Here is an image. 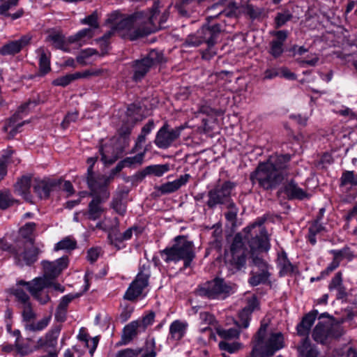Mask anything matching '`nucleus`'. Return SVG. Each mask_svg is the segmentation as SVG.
I'll return each instance as SVG.
<instances>
[{
	"label": "nucleus",
	"mask_w": 357,
	"mask_h": 357,
	"mask_svg": "<svg viewBox=\"0 0 357 357\" xmlns=\"http://www.w3.org/2000/svg\"><path fill=\"white\" fill-rule=\"evenodd\" d=\"M245 234L244 238L241 233L235 234L229 247L230 256L227 261L237 271L245 267L248 254L267 252L271 249L270 240L265 228L261 230L260 235L252 236L251 232Z\"/></svg>",
	"instance_id": "nucleus-1"
},
{
	"label": "nucleus",
	"mask_w": 357,
	"mask_h": 357,
	"mask_svg": "<svg viewBox=\"0 0 357 357\" xmlns=\"http://www.w3.org/2000/svg\"><path fill=\"white\" fill-rule=\"evenodd\" d=\"M106 23L114 24L117 32L122 37H128L131 40L149 35L155 30V28L146 25V18L142 12L135 13L126 17L118 12H114L108 16Z\"/></svg>",
	"instance_id": "nucleus-2"
},
{
	"label": "nucleus",
	"mask_w": 357,
	"mask_h": 357,
	"mask_svg": "<svg viewBox=\"0 0 357 357\" xmlns=\"http://www.w3.org/2000/svg\"><path fill=\"white\" fill-rule=\"evenodd\" d=\"M174 244L159 251V254L166 264L174 262L176 264L183 261L181 271L190 268L196 257L195 245L192 241L188 240V236L178 235L174 238Z\"/></svg>",
	"instance_id": "nucleus-3"
},
{
	"label": "nucleus",
	"mask_w": 357,
	"mask_h": 357,
	"mask_svg": "<svg viewBox=\"0 0 357 357\" xmlns=\"http://www.w3.org/2000/svg\"><path fill=\"white\" fill-rule=\"evenodd\" d=\"M134 126L135 123L123 122L117 130L118 137L116 143L113 145L106 144L100 146L99 153L101 160L105 165L114 163L122 156L129 144L130 135Z\"/></svg>",
	"instance_id": "nucleus-4"
},
{
	"label": "nucleus",
	"mask_w": 357,
	"mask_h": 357,
	"mask_svg": "<svg viewBox=\"0 0 357 357\" xmlns=\"http://www.w3.org/2000/svg\"><path fill=\"white\" fill-rule=\"evenodd\" d=\"M249 178L253 185L257 184L259 188L266 192L275 190L284 181L280 174L275 172L262 162L258 163Z\"/></svg>",
	"instance_id": "nucleus-5"
},
{
	"label": "nucleus",
	"mask_w": 357,
	"mask_h": 357,
	"mask_svg": "<svg viewBox=\"0 0 357 357\" xmlns=\"http://www.w3.org/2000/svg\"><path fill=\"white\" fill-rule=\"evenodd\" d=\"M197 294L210 300L218 299L222 296L226 298L233 293V287L225 279L215 277L214 279L207 281L199 285L197 289Z\"/></svg>",
	"instance_id": "nucleus-6"
},
{
	"label": "nucleus",
	"mask_w": 357,
	"mask_h": 357,
	"mask_svg": "<svg viewBox=\"0 0 357 357\" xmlns=\"http://www.w3.org/2000/svg\"><path fill=\"white\" fill-rule=\"evenodd\" d=\"M236 183L225 181L221 185H215L207 192L208 201L206 204L210 209H214L218 205H225L230 199L232 190L236 188Z\"/></svg>",
	"instance_id": "nucleus-7"
},
{
	"label": "nucleus",
	"mask_w": 357,
	"mask_h": 357,
	"mask_svg": "<svg viewBox=\"0 0 357 357\" xmlns=\"http://www.w3.org/2000/svg\"><path fill=\"white\" fill-rule=\"evenodd\" d=\"M184 129L183 125L172 128L168 122L165 121L157 132L153 142L158 148L167 149L180 137Z\"/></svg>",
	"instance_id": "nucleus-8"
},
{
	"label": "nucleus",
	"mask_w": 357,
	"mask_h": 357,
	"mask_svg": "<svg viewBox=\"0 0 357 357\" xmlns=\"http://www.w3.org/2000/svg\"><path fill=\"white\" fill-rule=\"evenodd\" d=\"M150 273H144L142 268H139L135 279L130 284L123 295V299L135 301L138 298H144L146 294H143L144 289L149 286Z\"/></svg>",
	"instance_id": "nucleus-9"
},
{
	"label": "nucleus",
	"mask_w": 357,
	"mask_h": 357,
	"mask_svg": "<svg viewBox=\"0 0 357 357\" xmlns=\"http://www.w3.org/2000/svg\"><path fill=\"white\" fill-rule=\"evenodd\" d=\"M291 158V154L275 153L269 155L268 158L262 162L275 172L280 174L285 180L289 174Z\"/></svg>",
	"instance_id": "nucleus-10"
},
{
	"label": "nucleus",
	"mask_w": 357,
	"mask_h": 357,
	"mask_svg": "<svg viewBox=\"0 0 357 357\" xmlns=\"http://www.w3.org/2000/svg\"><path fill=\"white\" fill-rule=\"evenodd\" d=\"M339 187L344 193L343 200L345 202H351L357 196V178L354 171L344 170L340 178Z\"/></svg>",
	"instance_id": "nucleus-11"
},
{
	"label": "nucleus",
	"mask_w": 357,
	"mask_h": 357,
	"mask_svg": "<svg viewBox=\"0 0 357 357\" xmlns=\"http://www.w3.org/2000/svg\"><path fill=\"white\" fill-rule=\"evenodd\" d=\"M61 183V178L35 180L33 191L40 199L47 200L52 192L60 190Z\"/></svg>",
	"instance_id": "nucleus-12"
},
{
	"label": "nucleus",
	"mask_w": 357,
	"mask_h": 357,
	"mask_svg": "<svg viewBox=\"0 0 357 357\" xmlns=\"http://www.w3.org/2000/svg\"><path fill=\"white\" fill-rule=\"evenodd\" d=\"M285 347L284 336L281 332L271 333L260 345L261 351L266 357H273L277 351Z\"/></svg>",
	"instance_id": "nucleus-13"
},
{
	"label": "nucleus",
	"mask_w": 357,
	"mask_h": 357,
	"mask_svg": "<svg viewBox=\"0 0 357 357\" xmlns=\"http://www.w3.org/2000/svg\"><path fill=\"white\" fill-rule=\"evenodd\" d=\"M110 181L105 175L96 176L95 174L86 175V183L91 191V195H100L102 197L107 199L109 197L108 185Z\"/></svg>",
	"instance_id": "nucleus-14"
},
{
	"label": "nucleus",
	"mask_w": 357,
	"mask_h": 357,
	"mask_svg": "<svg viewBox=\"0 0 357 357\" xmlns=\"http://www.w3.org/2000/svg\"><path fill=\"white\" fill-rule=\"evenodd\" d=\"M103 73L102 68H89L84 72H75L60 76L52 82L53 86L66 87L78 79H86L92 76H99Z\"/></svg>",
	"instance_id": "nucleus-15"
},
{
	"label": "nucleus",
	"mask_w": 357,
	"mask_h": 357,
	"mask_svg": "<svg viewBox=\"0 0 357 357\" xmlns=\"http://www.w3.org/2000/svg\"><path fill=\"white\" fill-rule=\"evenodd\" d=\"M68 263V256H63L54 261H43V276L48 280H55L64 269L67 268Z\"/></svg>",
	"instance_id": "nucleus-16"
},
{
	"label": "nucleus",
	"mask_w": 357,
	"mask_h": 357,
	"mask_svg": "<svg viewBox=\"0 0 357 357\" xmlns=\"http://www.w3.org/2000/svg\"><path fill=\"white\" fill-rule=\"evenodd\" d=\"M11 294L15 297L17 302L22 305V316L23 321L29 322L36 318V313L33 310L29 296L21 288L12 289Z\"/></svg>",
	"instance_id": "nucleus-17"
},
{
	"label": "nucleus",
	"mask_w": 357,
	"mask_h": 357,
	"mask_svg": "<svg viewBox=\"0 0 357 357\" xmlns=\"http://www.w3.org/2000/svg\"><path fill=\"white\" fill-rule=\"evenodd\" d=\"M280 192L284 193L288 200H303L308 197L307 192L300 188L294 178L285 182Z\"/></svg>",
	"instance_id": "nucleus-18"
},
{
	"label": "nucleus",
	"mask_w": 357,
	"mask_h": 357,
	"mask_svg": "<svg viewBox=\"0 0 357 357\" xmlns=\"http://www.w3.org/2000/svg\"><path fill=\"white\" fill-rule=\"evenodd\" d=\"M267 324H261L260 327L252 338V349L245 357H266L261 351L260 345L263 344L267 334Z\"/></svg>",
	"instance_id": "nucleus-19"
},
{
	"label": "nucleus",
	"mask_w": 357,
	"mask_h": 357,
	"mask_svg": "<svg viewBox=\"0 0 357 357\" xmlns=\"http://www.w3.org/2000/svg\"><path fill=\"white\" fill-rule=\"evenodd\" d=\"M167 59L162 52L151 50L146 56L134 61L133 67H151L162 66L167 63Z\"/></svg>",
	"instance_id": "nucleus-20"
},
{
	"label": "nucleus",
	"mask_w": 357,
	"mask_h": 357,
	"mask_svg": "<svg viewBox=\"0 0 357 357\" xmlns=\"http://www.w3.org/2000/svg\"><path fill=\"white\" fill-rule=\"evenodd\" d=\"M32 36L26 34L22 36L17 40H12L5 44L0 48V54L10 55L15 54L21 51L24 47L30 44Z\"/></svg>",
	"instance_id": "nucleus-21"
},
{
	"label": "nucleus",
	"mask_w": 357,
	"mask_h": 357,
	"mask_svg": "<svg viewBox=\"0 0 357 357\" xmlns=\"http://www.w3.org/2000/svg\"><path fill=\"white\" fill-rule=\"evenodd\" d=\"M18 248L20 250V252H19L20 264L15 263L16 265L20 266H22L24 264L31 266L38 260L39 254V249L38 248L32 247L26 249L25 248V243L23 241H20Z\"/></svg>",
	"instance_id": "nucleus-22"
},
{
	"label": "nucleus",
	"mask_w": 357,
	"mask_h": 357,
	"mask_svg": "<svg viewBox=\"0 0 357 357\" xmlns=\"http://www.w3.org/2000/svg\"><path fill=\"white\" fill-rule=\"evenodd\" d=\"M318 314V310L314 309L302 317L301 321L297 324L296 328L298 336L308 337L311 328Z\"/></svg>",
	"instance_id": "nucleus-23"
},
{
	"label": "nucleus",
	"mask_w": 357,
	"mask_h": 357,
	"mask_svg": "<svg viewBox=\"0 0 357 357\" xmlns=\"http://www.w3.org/2000/svg\"><path fill=\"white\" fill-rule=\"evenodd\" d=\"M188 326V324L185 321L179 319L173 321L169 326L167 340L178 343L185 337Z\"/></svg>",
	"instance_id": "nucleus-24"
},
{
	"label": "nucleus",
	"mask_w": 357,
	"mask_h": 357,
	"mask_svg": "<svg viewBox=\"0 0 357 357\" xmlns=\"http://www.w3.org/2000/svg\"><path fill=\"white\" fill-rule=\"evenodd\" d=\"M105 198L102 197L100 195H96L92 200L89 203L88 211L85 213L87 219L90 220H96L99 219L102 213L104 208L101 206V204L104 202Z\"/></svg>",
	"instance_id": "nucleus-25"
},
{
	"label": "nucleus",
	"mask_w": 357,
	"mask_h": 357,
	"mask_svg": "<svg viewBox=\"0 0 357 357\" xmlns=\"http://www.w3.org/2000/svg\"><path fill=\"white\" fill-rule=\"evenodd\" d=\"M222 31H225V29L222 28L220 24H210L207 22V24L204 25L202 28V33L204 34V38L207 45L210 47L213 46L216 43V36Z\"/></svg>",
	"instance_id": "nucleus-26"
},
{
	"label": "nucleus",
	"mask_w": 357,
	"mask_h": 357,
	"mask_svg": "<svg viewBox=\"0 0 357 357\" xmlns=\"http://www.w3.org/2000/svg\"><path fill=\"white\" fill-rule=\"evenodd\" d=\"M159 14L158 10V5L155 4L152 8L151 12V15L147 16L145 15V17L146 18V25L151 28H155V31L164 28V23L167 21L168 18V13L167 11L164 12L162 16L158 20V15Z\"/></svg>",
	"instance_id": "nucleus-27"
},
{
	"label": "nucleus",
	"mask_w": 357,
	"mask_h": 357,
	"mask_svg": "<svg viewBox=\"0 0 357 357\" xmlns=\"http://www.w3.org/2000/svg\"><path fill=\"white\" fill-rule=\"evenodd\" d=\"M271 34L276 37V39L273 40L270 45V53L274 57H278L283 52V44L287 38V31L284 30L273 31Z\"/></svg>",
	"instance_id": "nucleus-28"
},
{
	"label": "nucleus",
	"mask_w": 357,
	"mask_h": 357,
	"mask_svg": "<svg viewBox=\"0 0 357 357\" xmlns=\"http://www.w3.org/2000/svg\"><path fill=\"white\" fill-rule=\"evenodd\" d=\"M142 332L138 326L137 321H131L126 325L122 331L121 341L119 344L126 345L131 342L139 333Z\"/></svg>",
	"instance_id": "nucleus-29"
},
{
	"label": "nucleus",
	"mask_w": 357,
	"mask_h": 357,
	"mask_svg": "<svg viewBox=\"0 0 357 357\" xmlns=\"http://www.w3.org/2000/svg\"><path fill=\"white\" fill-rule=\"evenodd\" d=\"M271 273L269 270L259 271L258 272L251 271L248 278V284L251 287H257L259 284H271L270 278Z\"/></svg>",
	"instance_id": "nucleus-30"
},
{
	"label": "nucleus",
	"mask_w": 357,
	"mask_h": 357,
	"mask_svg": "<svg viewBox=\"0 0 357 357\" xmlns=\"http://www.w3.org/2000/svg\"><path fill=\"white\" fill-rule=\"evenodd\" d=\"M278 266L280 267L279 272L280 276L291 275L298 270L297 266L289 261L287 254L284 250H282L278 255Z\"/></svg>",
	"instance_id": "nucleus-31"
},
{
	"label": "nucleus",
	"mask_w": 357,
	"mask_h": 357,
	"mask_svg": "<svg viewBox=\"0 0 357 357\" xmlns=\"http://www.w3.org/2000/svg\"><path fill=\"white\" fill-rule=\"evenodd\" d=\"M300 357H318L319 352L315 345H312L309 337L302 340L297 347Z\"/></svg>",
	"instance_id": "nucleus-32"
},
{
	"label": "nucleus",
	"mask_w": 357,
	"mask_h": 357,
	"mask_svg": "<svg viewBox=\"0 0 357 357\" xmlns=\"http://www.w3.org/2000/svg\"><path fill=\"white\" fill-rule=\"evenodd\" d=\"M47 36L46 41L50 42L56 49L66 51L65 47V36L62 32L55 29L47 30Z\"/></svg>",
	"instance_id": "nucleus-33"
},
{
	"label": "nucleus",
	"mask_w": 357,
	"mask_h": 357,
	"mask_svg": "<svg viewBox=\"0 0 357 357\" xmlns=\"http://www.w3.org/2000/svg\"><path fill=\"white\" fill-rule=\"evenodd\" d=\"M329 332L326 329V325L322 321H319L313 329L312 337L314 341L326 345L327 344Z\"/></svg>",
	"instance_id": "nucleus-34"
},
{
	"label": "nucleus",
	"mask_w": 357,
	"mask_h": 357,
	"mask_svg": "<svg viewBox=\"0 0 357 357\" xmlns=\"http://www.w3.org/2000/svg\"><path fill=\"white\" fill-rule=\"evenodd\" d=\"M31 186V176L24 175L17 179L14 187L15 190L18 195L24 197L30 195V189Z\"/></svg>",
	"instance_id": "nucleus-35"
},
{
	"label": "nucleus",
	"mask_w": 357,
	"mask_h": 357,
	"mask_svg": "<svg viewBox=\"0 0 357 357\" xmlns=\"http://www.w3.org/2000/svg\"><path fill=\"white\" fill-rule=\"evenodd\" d=\"M50 284L47 278L44 276L37 277L31 281L29 291L32 296H38V293L43 291L45 289L50 288Z\"/></svg>",
	"instance_id": "nucleus-36"
},
{
	"label": "nucleus",
	"mask_w": 357,
	"mask_h": 357,
	"mask_svg": "<svg viewBox=\"0 0 357 357\" xmlns=\"http://www.w3.org/2000/svg\"><path fill=\"white\" fill-rule=\"evenodd\" d=\"M278 70H282L280 72V77H284L289 80H294L297 79V75L290 72L288 68H266L264 73V79H271L279 75Z\"/></svg>",
	"instance_id": "nucleus-37"
},
{
	"label": "nucleus",
	"mask_w": 357,
	"mask_h": 357,
	"mask_svg": "<svg viewBox=\"0 0 357 357\" xmlns=\"http://www.w3.org/2000/svg\"><path fill=\"white\" fill-rule=\"evenodd\" d=\"M20 244V241H17L15 245L10 244L4 238H0V249L2 251H6L9 252L14 258L15 263H20L19 254L20 250L18 248V245Z\"/></svg>",
	"instance_id": "nucleus-38"
},
{
	"label": "nucleus",
	"mask_w": 357,
	"mask_h": 357,
	"mask_svg": "<svg viewBox=\"0 0 357 357\" xmlns=\"http://www.w3.org/2000/svg\"><path fill=\"white\" fill-rule=\"evenodd\" d=\"M326 231V227L321 222L312 221L308 228V234L307 236V241L312 245H314L317 243L316 236L321 232Z\"/></svg>",
	"instance_id": "nucleus-39"
},
{
	"label": "nucleus",
	"mask_w": 357,
	"mask_h": 357,
	"mask_svg": "<svg viewBox=\"0 0 357 357\" xmlns=\"http://www.w3.org/2000/svg\"><path fill=\"white\" fill-rule=\"evenodd\" d=\"M329 254L332 255L335 260H337L340 263L343 259H347L351 261L354 258V254L348 246H344L340 250H331L328 251Z\"/></svg>",
	"instance_id": "nucleus-40"
},
{
	"label": "nucleus",
	"mask_w": 357,
	"mask_h": 357,
	"mask_svg": "<svg viewBox=\"0 0 357 357\" xmlns=\"http://www.w3.org/2000/svg\"><path fill=\"white\" fill-rule=\"evenodd\" d=\"M61 330V326H53L45 335L44 338L47 347L55 349L57 340Z\"/></svg>",
	"instance_id": "nucleus-41"
},
{
	"label": "nucleus",
	"mask_w": 357,
	"mask_h": 357,
	"mask_svg": "<svg viewBox=\"0 0 357 357\" xmlns=\"http://www.w3.org/2000/svg\"><path fill=\"white\" fill-rule=\"evenodd\" d=\"M148 176L153 175L158 177L162 176L164 174L169 171V163L161 165H151L145 167Z\"/></svg>",
	"instance_id": "nucleus-42"
},
{
	"label": "nucleus",
	"mask_w": 357,
	"mask_h": 357,
	"mask_svg": "<svg viewBox=\"0 0 357 357\" xmlns=\"http://www.w3.org/2000/svg\"><path fill=\"white\" fill-rule=\"evenodd\" d=\"M15 200L8 190H0V210H6L13 206Z\"/></svg>",
	"instance_id": "nucleus-43"
},
{
	"label": "nucleus",
	"mask_w": 357,
	"mask_h": 357,
	"mask_svg": "<svg viewBox=\"0 0 357 357\" xmlns=\"http://www.w3.org/2000/svg\"><path fill=\"white\" fill-rule=\"evenodd\" d=\"M216 333L220 338L224 340L223 341L238 338L240 335V331L236 328H230L228 329L217 328Z\"/></svg>",
	"instance_id": "nucleus-44"
},
{
	"label": "nucleus",
	"mask_w": 357,
	"mask_h": 357,
	"mask_svg": "<svg viewBox=\"0 0 357 357\" xmlns=\"http://www.w3.org/2000/svg\"><path fill=\"white\" fill-rule=\"evenodd\" d=\"M146 151L140 152L132 157H126L121 161L125 167H132L135 165H142L144 162Z\"/></svg>",
	"instance_id": "nucleus-45"
},
{
	"label": "nucleus",
	"mask_w": 357,
	"mask_h": 357,
	"mask_svg": "<svg viewBox=\"0 0 357 357\" xmlns=\"http://www.w3.org/2000/svg\"><path fill=\"white\" fill-rule=\"evenodd\" d=\"M155 317V312L153 311H149L148 314L143 316L141 319L135 320L134 321H137L139 329L142 332H144L148 326L153 324Z\"/></svg>",
	"instance_id": "nucleus-46"
},
{
	"label": "nucleus",
	"mask_w": 357,
	"mask_h": 357,
	"mask_svg": "<svg viewBox=\"0 0 357 357\" xmlns=\"http://www.w3.org/2000/svg\"><path fill=\"white\" fill-rule=\"evenodd\" d=\"M218 347L221 351H225L229 354H234L242 348V344L238 342H229L227 341H220L218 344Z\"/></svg>",
	"instance_id": "nucleus-47"
},
{
	"label": "nucleus",
	"mask_w": 357,
	"mask_h": 357,
	"mask_svg": "<svg viewBox=\"0 0 357 357\" xmlns=\"http://www.w3.org/2000/svg\"><path fill=\"white\" fill-rule=\"evenodd\" d=\"M52 319V316L49 315L48 317H45L43 319L37 321V323H31L30 324H27L25 326L26 330L31 331H40L44 330L50 324Z\"/></svg>",
	"instance_id": "nucleus-48"
},
{
	"label": "nucleus",
	"mask_w": 357,
	"mask_h": 357,
	"mask_svg": "<svg viewBox=\"0 0 357 357\" xmlns=\"http://www.w3.org/2000/svg\"><path fill=\"white\" fill-rule=\"evenodd\" d=\"M77 248V241L68 237H66L58 242L54 247L55 250H73Z\"/></svg>",
	"instance_id": "nucleus-49"
},
{
	"label": "nucleus",
	"mask_w": 357,
	"mask_h": 357,
	"mask_svg": "<svg viewBox=\"0 0 357 357\" xmlns=\"http://www.w3.org/2000/svg\"><path fill=\"white\" fill-rule=\"evenodd\" d=\"M292 14L287 10L278 13L275 17V27L278 29L284 25L288 21L291 20Z\"/></svg>",
	"instance_id": "nucleus-50"
},
{
	"label": "nucleus",
	"mask_w": 357,
	"mask_h": 357,
	"mask_svg": "<svg viewBox=\"0 0 357 357\" xmlns=\"http://www.w3.org/2000/svg\"><path fill=\"white\" fill-rule=\"evenodd\" d=\"M40 98L38 97L36 99H29L25 102L22 103L17 110L18 114L28 113L31 109H33L37 105L40 104Z\"/></svg>",
	"instance_id": "nucleus-51"
},
{
	"label": "nucleus",
	"mask_w": 357,
	"mask_h": 357,
	"mask_svg": "<svg viewBox=\"0 0 357 357\" xmlns=\"http://www.w3.org/2000/svg\"><path fill=\"white\" fill-rule=\"evenodd\" d=\"M251 259V265L258 268L259 271L269 270L268 264L261 257H259L257 253L250 254Z\"/></svg>",
	"instance_id": "nucleus-52"
},
{
	"label": "nucleus",
	"mask_w": 357,
	"mask_h": 357,
	"mask_svg": "<svg viewBox=\"0 0 357 357\" xmlns=\"http://www.w3.org/2000/svg\"><path fill=\"white\" fill-rule=\"evenodd\" d=\"M94 35L93 30L92 29H84L78 31L75 35L69 38L68 40L70 43H75L84 38H91Z\"/></svg>",
	"instance_id": "nucleus-53"
},
{
	"label": "nucleus",
	"mask_w": 357,
	"mask_h": 357,
	"mask_svg": "<svg viewBox=\"0 0 357 357\" xmlns=\"http://www.w3.org/2000/svg\"><path fill=\"white\" fill-rule=\"evenodd\" d=\"M335 290H337V300H342L346 303H351L355 305L357 303V299L356 298H352L351 295L347 292L346 288L343 285L340 288L336 289Z\"/></svg>",
	"instance_id": "nucleus-54"
},
{
	"label": "nucleus",
	"mask_w": 357,
	"mask_h": 357,
	"mask_svg": "<svg viewBox=\"0 0 357 357\" xmlns=\"http://www.w3.org/2000/svg\"><path fill=\"white\" fill-rule=\"evenodd\" d=\"M82 295V293H76V294H68L63 297H61L60 302L56 308L59 310H68V307L69 303L75 298L80 297Z\"/></svg>",
	"instance_id": "nucleus-55"
},
{
	"label": "nucleus",
	"mask_w": 357,
	"mask_h": 357,
	"mask_svg": "<svg viewBox=\"0 0 357 357\" xmlns=\"http://www.w3.org/2000/svg\"><path fill=\"white\" fill-rule=\"evenodd\" d=\"M98 17V13L97 10H95L91 15L82 19L81 23L90 26L89 29L93 30L99 27Z\"/></svg>",
	"instance_id": "nucleus-56"
},
{
	"label": "nucleus",
	"mask_w": 357,
	"mask_h": 357,
	"mask_svg": "<svg viewBox=\"0 0 357 357\" xmlns=\"http://www.w3.org/2000/svg\"><path fill=\"white\" fill-rule=\"evenodd\" d=\"M334 162L332 155L328 152L324 153L319 160L316 162V166L319 169H326L327 167Z\"/></svg>",
	"instance_id": "nucleus-57"
},
{
	"label": "nucleus",
	"mask_w": 357,
	"mask_h": 357,
	"mask_svg": "<svg viewBox=\"0 0 357 357\" xmlns=\"http://www.w3.org/2000/svg\"><path fill=\"white\" fill-rule=\"evenodd\" d=\"M146 176L148 175L144 167L143 169L137 172L135 174L126 176L124 181L126 183L131 182L132 185H137L139 183L142 182Z\"/></svg>",
	"instance_id": "nucleus-58"
},
{
	"label": "nucleus",
	"mask_w": 357,
	"mask_h": 357,
	"mask_svg": "<svg viewBox=\"0 0 357 357\" xmlns=\"http://www.w3.org/2000/svg\"><path fill=\"white\" fill-rule=\"evenodd\" d=\"M142 106L139 103H131L127 107L126 114L128 116L135 118V123L139 121V118H136V116H141L142 114Z\"/></svg>",
	"instance_id": "nucleus-59"
},
{
	"label": "nucleus",
	"mask_w": 357,
	"mask_h": 357,
	"mask_svg": "<svg viewBox=\"0 0 357 357\" xmlns=\"http://www.w3.org/2000/svg\"><path fill=\"white\" fill-rule=\"evenodd\" d=\"M251 319L252 314L242 309L238 313V321L237 322L238 327L247 328L250 325Z\"/></svg>",
	"instance_id": "nucleus-60"
},
{
	"label": "nucleus",
	"mask_w": 357,
	"mask_h": 357,
	"mask_svg": "<svg viewBox=\"0 0 357 357\" xmlns=\"http://www.w3.org/2000/svg\"><path fill=\"white\" fill-rule=\"evenodd\" d=\"M122 234L119 233L118 231L111 232L108 234L107 238L110 242V244L116 247L118 250H121L126 246L123 245V246L121 244L123 243V240L121 239Z\"/></svg>",
	"instance_id": "nucleus-61"
},
{
	"label": "nucleus",
	"mask_w": 357,
	"mask_h": 357,
	"mask_svg": "<svg viewBox=\"0 0 357 357\" xmlns=\"http://www.w3.org/2000/svg\"><path fill=\"white\" fill-rule=\"evenodd\" d=\"M36 228V224L35 222H29L20 227L19 234L23 238H28L32 235Z\"/></svg>",
	"instance_id": "nucleus-62"
},
{
	"label": "nucleus",
	"mask_w": 357,
	"mask_h": 357,
	"mask_svg": "<svg viewBox=\"0 0 357 357\" xmlns=\"http://www.w3.org/2000/svg\"><path fill=\"white\" fill-rule=\"evenodd\" d=\"M79 116V112L77 111L75 112H68L64 116L62 122L61 123V126L64 130L67 129L70 124L73 122H75Z\"/></svg>",
	"instance_id": "nucleus-63"
},
{
	"label": "nucleus",
	"mask_w": 357,
	"mask_h": 357,
	"mask_svg": "<svg viewBox=\"0 0 357 357\" xmlns=\"http://www.w3.org/2000/svg\"><path fill=\"white\" fill-rule=\"evenodd\" d=\"M146 346L150 351H147L142 355H138L137 357H156L157 353L155 351L156 343L155 339L153 337L149 340L146 341Z\"/></svg>",
	"instance_id": "nucleus-64"
}]
</instances>
